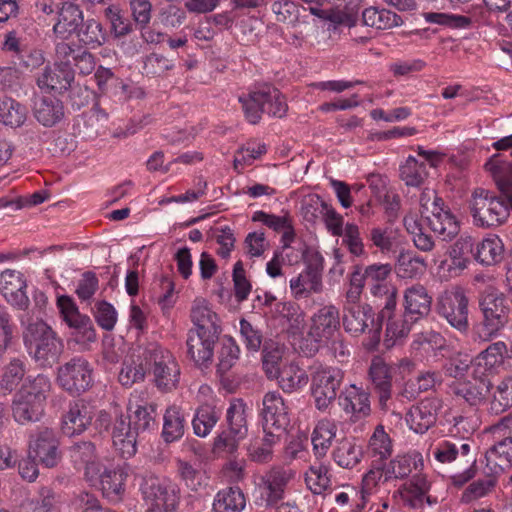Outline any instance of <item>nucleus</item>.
<instances>
[{
	"label": "nucleus",
	"instance_id": "nucleus-1",
	"mask_svg": "<svg viewBox=\"0 0 512 512\" xmlns=\"http://www.w3.org/2000/svg\"><path fill=\"white\" fill-rule=\"evenodd\" d=\"M50 390L51 381L48 376L38 374L35 377H27L13 396L11 403L13 419L20 425L40 421Z\"/></svg>",
	"mask_w": 512,
	"mask_h": 512
},
{
	"label": "nucleus",
	"instance_id": "nucleus-2",
	"mask_svg": "<svg viewBox=\"0 0 512 512\" xmlns=\"http://www.w3.org/2000/svg\"><path fill=\"white\" fill-rule=\"evenodd\" d=\"M24 344L41 367H52L64 352V342L41 319L31 320L23 332Z\"/></svg>",
	"mask_w": 512,
	"mask_h": 512
},
{
	"label": "nucleus",
	"instance_id": "nucleus-3",
	"mask_svg": "<svg viewBox=\"0 0 512 512\" xmlns=\"http://www.w3.org/2000/svg\"><path fill=\"white\" fill-rule=\"evenodd\" d=\"M482 320L472 328L474 341L486 342L495 336L509 321L510 300L498 291L487 292L480 300Z\"/></svg>",
	"mask_w": 512,
	"mask_h": 512
},
{
	"label": "nucleus",
	"instance_id": "nucleus-4",
	"mask_svg": "<svg viewBox=\"0 0 512 512\" xmlns=\"http://www.w3.org/2000/svg\"><path fill=\"white\" fill-rule=\"evenodd\" d=\"M145 365L150 367L155 386L164 392L177 388L180 366L173 354L157 343H149L142 353Z\"/></svg>",
	"mask_w": 512,
	"mask_h": 512
},
{
	"label": "nucleus",
	"instance_id": "nucleus-5",
	"mask_svg": "<svg viewBox=\"0 0 512 512\" xmlns=\"http://www.w3.org/2000/svg\"><path fill=\"white\" fill-rule=\"evenodd\" d=\"M245 118L251 124H257L263 113L274 117L285 116L288 105L283 94L276 88L265 85L239 97Z\"/></svg>",
	"mask_w": 512,
	"mask_h": 512
},
{
	"label": "nucleus",
	"instance_id": "nucleus-6",
	"mask_svg": "<svg viewBox=\"0 0 512 512\" xmlns=\"http://www.w3.org/2000/svg\"><path fill=\"white\" fill-rule=\"evenodd\" d=\"M145 512H175L180 500V489L167 478L147 475L140 484Z\"/></svg>",
	"mask_w": 512,
	"mask_h": 512
},
{
	"label": "nucleus",
	"instance_id": "nucleus-7",
	"mask_svg": "<svg viewBox=\"0 0 512 512\" xmlns=\"http://www.w3.org/2000/svg\"><path fill=\"white\" fill-rule=\"evenodd\" d=\"M508 202L484 188H476L469 201L470 211L477 226L491 227L503 223L509 217Z\"/></svg>",
	"mask_w": 512,
	"mask_h": 512
},
{
	"label": "nucleus",
	"instance_id": "nucleus-8",
	"mask_svg": "<svg viewBox=\"0 0 512 512\" xmlns=\"http://www.w3.org/2000/svg\"><path fill=\"white\" fill-rule=\"evenodd\" d=\"M344 372L337 367L319 366L311 375V396L315 407L326 411L336 400Z\"/></svg>",
	"mask_w": 512,
	"mask_h": 512
},
{
	"label": "nucleus",
	"instance_id": "nucleus-9",
	"mask_svg": "<svg viewBox=\"0 0 512 512\" xmlns=\"http://www.w3.org/2000/svg\"><path fill=\"white\" fill-rule=\"evenodd\" d=\"M227 428L215 438L214 448L234 452L248 434L246 406L241 400L231 402L226 412Z\"/></svg>",
	"mask_w": 512,
	"mask_h": 512
},
{
	"label": "nucleus",
	"instance_id": "nucleus-10",
	"mask_svg": "<svg viewBox=\"0 0 512 512\" xmlns=\"http://www.w3.org/2000/svg\"><path fill=\"white\" fill-rule=\"evenodd\" d=\"M436 311L458 332H468V298L462 288L445 290L437 299Z\"/></svg>",
	"mask_w": 512,
	"mask_h": 512
},
{
	"label": "nucleus",
	"instance_id": "nucleus-11",
	"mask_svg": "<svg viewBox=\"0 0 512 512\" xmlns=\"http://www.w3.org/2000/svg\"><path fill=\"white\" fill-rule=\"evenodd\" d=\"M294 478V472L281 466H274L260 475L255 481L259 500L265 507H275L283 500L288 483Z\"/></svg>",
	"mask_w": 512,
	"mask_h": 512
},
{
	"label": "nucleus",
	"instance_id": "nucleus-12",
	"mask_svg": "<svg viewBox=\"0 0 512 512\" xmlns=\"http://www.w3.org/2000/svg\"><path fill=\"white\" fill-rule=\"evenodd\" d=\"M92 368L83 357H74L58 367L57 382L71 394L85 392L92 385Z\"/></svg>",
	"mask_w": 512,
	"mask_h": 512
},
{
	"label": "nucleus",
	"instance_id": "nucleus-13",
	"mask_svg": "<svg viewBox=\"0 0 512 512\" xmlns=\"http://www.w3.org/2000/svg\"><path fill=\"white\" fill-rule=\"evenodd\" d=\"M509 416L503 417L492 428L494 434L504 438L496 442L487 452V466L494 474L503 473L512 467V432Z\"/></svg>",
	"mask_w": 512,
	"mask_h": 512
},
{
	"label": "nucleus",
	"instance_id": "nucleus-14",
	"mask_svg": "<svg viewBox=\"0 0 512 512\" xmlns=\"http://www.w3.org/2000/svg\"><path fill=\"white\" fill-rule=\"evenodd\" d=\"M29 454L45 467H55L61 459L56 432L48 427H38L30 435Z\"/></svg>",
	"mask_w": 512,
	"mask_h": 512
},
{
	"label": "nucleus",
	"instance_id": "nucleus-15",
	"mask_svg": "<svg viewBox=\"0 0 512 512\" xmlns=\"http://www.w3.org/2000/svg\"><path fill=\"white\" fill-rule=\"evenodd\" d=\"M343 327L346 332L358 336L366 330L372 333L376 342L380 339L381 323L374 319V312L370 305L343 306Z\"/></svg>",
	"mask_w": 512,
	"mask_h": 512
},
{
	"label": "nucleus",
	"instance_id": "nucleus-16",
	"mask_svg": "<svg viewBox=\"0 0 512 512\" xmlns=\"http://www.w3.org/2000/svg\"><path fill=\"white\" fill-rule=\"evenodd\" d=\"M261 411L263 431L267 429L281 432L289 423L288 408L281 394L276 391L267 392L263 397Z\"/></svg>",
	"mask_w": 512,
	"mask_h": 512
},
{
	"label": "nucleus",
	"instance_id": "nucleus-17",
	"mask_svg": "<svg viewBox=\"0 0 512 512\" xmlns=\"http://www.w3.org/2000/svg\"><path fill=\"white\" fill-rule=\"evenodd\" d=\"M93 412L82 400L72 401L61 416V431L68 437L82 434L91 425Z\"/></svg>",
	"mask_w": 512,
	"mask_h": 512
},
{
	"label": "nucleus",
	"instance_id": "nucleus-18",
	"mask_svg": "<svg viewBox=\"0 0 512 512\" xmlns=\"http://www.w3.org/2000/svg\"><path fill=\"white\" fill-rule=\"evenodd\" d=\"M441 408V399L426 398L409 409L406 414V422L415 433L423 434L435 424Z\"/></svg>",
	"mask_w": 512,
	"mask_h": 512
},
{
	"label": "nucleus",
	"instance_id": "nucleus-19",
	"mask_svg": "<svg viewBox=\"0 0 512 512\" xmlns=\"http://www.w3.org/2000/svg\"><path fill=\"white\" fill-rule=\"evenodd\" d=\"M220 333L189 330L186 340L187 354L196 365H207L213 359L214 345Z\"/></svg>",
	"mask_w": 512,
	"mask_h": 512
},
{
	"label": "nucleus",
	"instance_id": "nucleus-20",
	"mask_svg": "<svg viewBox=\"0 0 512 512\" xmlns=\"http://www.w3.org/2000/svg\"><path fill=\"white\" fill-rule=\"evenodd\" d=\"M485 172L492 179L498 190L512 201V160L500 153L491 155L484 163Z\"/></svg>",
	"mask_w": 512,
	"mask_h": 512
},
{
	"label": "nucleus",
	"instance_id": "nucleus-21",
	"mask_svg": "<svg viewBox=\"0 0 512 512\" xmlns=\"http://www.w3.org/2000/svg\"><path fill=\"white\" fill-rule=\"evenodd\" d=\"M403 299L407 323H416L430 313L432 297L423 285L416 283L407 287Z\"/></svg>",
	"mask_w": 512,
	"mask_h": 512
},
{
	"label": "nucleus",
	"instance_id": "nucleus-22",
	"mask_svg": "<svg viewBox=\"0 0 512 512\" xmlns=\"http://www.w3.org/2000/svg\"><path fill=\"white\" fill-rule=\"evenodd\" d=\"M26 281L19 271L6 269L0 274V292L8 303L25 310L29 306V298L24 289Z\"/></svg>",
	"mask_w": 512,
	"mask_h": 512
},
{
	"label": "nucleus",
	"instance_id": "nucleus-23",
	"mask_svg": "<svg viewBox=\"0 0 512 512\" xmlns=\"http://www.w3.org/2000/svg\"><path fill=\"white\" fill-rule=\"evenodd\" d=\"M311 320L309 336L316 342H322L340 333L339 311L333 305L320 308Z\"/></svg>",
	"mask_w": 512,
	"mask_h": 512
},
{
	"label": "nucleus",
	"instance_id": "nucleus-24",
	"mask_svg": "<svg viewBox=\"0 0 512 512\" xmlns=\"http://www.w3.org/2000/svg\"><path fill=\"white\" fill-rule=\"evenodd\" d=\"M139 434L127 417L120 415L115 419L111 432L112 442L123 458H130L136 454Z\"/></svg>",
	"mask_w": 512,
	"mask_h": 512
},
{
	"label": "nucleus",
	"instance_id": "nucleus-25",
	"mask_svg": "<svg viewBox=\"0 0 512 512\" xmlns=\"http://www.w3.org/2000/svg\"><path fill=\"white\" fill-rule=\"evenodd\" d=\"M426 218L431 230L445 241L451 240L459 232V224L455 216L444 208L443 200L439 197H434L431 215Z\"/></svg>",
	"mask_w": 512,
	"mask_h": 512
},
{
	"label": "nucleus",
	"instance_id": "nucleus-26",
	"mask_svg": "<svg viewBox=\"0 0 512 512\" xmlns=\"http://www.w3.org/2000/svg\"><path fill=\"white\" fill-rule=\"evenodd\" d=\"M97 476L95 478H87L93 484L99 483L103 494L117 501L124 492V483L127 477L125 469L119 465L104 467L101 464L97 467Z\"/></svg>",
	"mask_w": 512,
	"mask_h": 512
},
{
	"label": "nucleus",
	"instance_id": "nucleus-27",
	"mask_svg": "<svg viewBox=\"0 0 512 512\" xmlns=\"http://www.w3.org/2000/svg\"><path fill=\"white\" fill-rule=\"evenodd\" d=\"M430 487L425 475L416 474L402 486L403 498L414 509L423 510L426 506H434L438 499L429 494Z\"/></svg>",
	"mask_w": 512,
	"mask_h": 512
},
{
	"label": "nucleus",
	"instance_id": "nucleus-28",
	"mask_svg": "<svg viewBox=\"0 0 512 512\" xmlns=\"http://www.w3.org/2000/svg\"><path fill=\"white\" fill-rule=\"evenodd\" d=\"M83 22V13L80 8L71 3L63 2L57 13V20L53 25V34L56 40H68L78 31Z\"/></svg>",
	"mask_w": 512,
	"mask_h": 512
},
{
	"label": "nucleus",
	"instance_id": "nucleus-29",
	"mask_svg": "<svg viewBox=\"0 0 512 512\" xmlns=\"http://www.w3.org/2000/svg\"><path fill=\"white\" fill-rule=\"evenodd\" d=\"M74 80V71L71 67L46 66L37 76V86L45 92H62L67 90Z\"/></svg>",
	"mask_w": 512,
	"mask_h": 512
},
{
	"label": "nucleus",
	"instance_id": "nucleus-30",
	"mask_svg": "<svg viewBox=\"0 0 512 512\" xmlns=\"http://www.w3.org/2000/svg\"><path fill=\"white\" fill-rule=\"evenodd\" d=\"M368 375L374 390L378 393L379 404L382 409H385L388 400L391 398V369L381 357H374L371 361Z\"/></svg>",
	"mask_w": 512,
	"mask_h": 512
},
{
	"label": "nucleus",
	"instance_id": "nucleus-31",
	"mask_svg": "<svg viewBox=\"0 0 512 512\" xmlns=\"http://www.w3.org/2000/svg\"><path fill=\"white\" fill-rule=\"evenodd\" d=\"M338 402L347 414L356 418L366 417L371 411L369 393L355 384L344 388L338 397Z\"/></svg>",
	"mask_w": 512,
	"mask_h": 512
},
{
	"label": "nucleus",
	"instance_id": "nucleus-32",
	"mask_svg": "<svg viewBox=\"0 0 512 512\" xmlns=\"http://www.w3.org/2000/svg\"><path fill=\"white\" fill-rule=\"evenodd\" d=\"M289 286L295 299L308 298L312 294L322 292V275L316 267L308 265L290 280Z\"/></svg>",
	"mask_w": 512,
	"mask_h": 512
},
{
	"label": "nucleus",
	"instance_id": "nucleus-33",
	"mask_svg": "<svg viewBox=\"0 0 512 512\" xmlns=\"http://www.w3.org/2000/svg\"><path fill=\"white\" fill-rule=\"evenodd\" d=\"M69 457L74 465L85 470L86 478H95L100 465L96 447L91 441H77L69 447Z\"/></svg>",
	"mask_w": 512,
	"mask_h": 512
},
{
	"label": "nucleus",
	"instance_id": "nucleus-34",
	"mask_svg": "<svg viewBox=\"0 0 512 512\" xmlns=\"http://www.w3.org/2000/svg\"><path fill=\"white\" fill-rule=\"evenodd\" d=\"M386 479L401 480L407 478L413 471L423 468V457L417 451L399 454L389 462L384 463Z\"/></svg>",
	"mask_w": 512,
	"mask_h": 512
},
{
	"label": "nucleus",
	"instance_id": "nucleus-35",
	"mask_svg": "<svg viewBox=\"0 0 512 512\" xmlns=\"http://www.w3.org/2000/svg\"><path fill=\"white\" fill-rule=\"evenodd\" d=\"M264 435L255 437L247 448L248 457L258 464H267L273 460L274 447L280 443L282 433L267 429Z\"/></svg>",
	"mask_w": 512,
	"mask_h": 512
},
{
	"label": "nucleus",
	"instance_id": "nucleus-36",
	"mask_svg": "<svg viewBox=\"0 0 512 512\" xmlns=\"http://www.w3.org/2000/svg\"><path fill=\"white\" fill-rule=\"evenodd\" d=\"M491 383L482 376L472 380L457 381L452 385L454 395L464 399L469 405L480 404L490 390Z\"/></svg>",
	"mask_w": 512,
	"mask_h": 512
},
{
	"label": "nucleus",
	"instance_id": "nucleus-37",
	"mask_svg": "<svg viewBox=\"0 0 512 512\" xmlns=\"http://www.w3.org/2000/svg\"><path fill=\"white\" fill-rule=\"evenodd\" d=\"M33 113L43 126L52 127L63 119L64 105L55 97L43 96L35 101Z\"/></svg>",
	"mask_w": 512,
	"mask_h": 512
},
{
	"label": "nucleus",
	"instance_id": "nucleus-38",
	"mask_svg": "<svg viewBox=\"0 0 512 512\" xmlns=\"http://www.w3.org/2000/svg\"><path fill=\"white\" fill-rule=\"evenodd\" d=\"M191 321L194 330L220 333L218 315L212 310L210 303L204 298H196L191 306Z\"/></svg>",
	"mask_w": 512,
	"mask_h": 512
},
{
	"label": "nucleus",
	"instance_id": "nucleus-39",
	"mask_svg": "<svg viewBox=\"0 0 512 512\" xmlns=\"http://www.w3.org/2000/svg\"><path fill=\"white\" fill-rule=\"evenodd\" d=\"M363 457V450L354 438H343L336 442L332 451L334 462L341 468L352 469Z\"/></svg>",
	"mask_w": 512,
	"mask_h": 512
},
{
	"label": "nucleus",
	"instance_id": "nucleus-40",
	"mask_svg": "<svg viewBox=\"0 0 512 512\" xmlns=\"http://www.w3.org/2000/svg\"><path fill=\"white\" fill-rule=\"evenodd\" d=\"M246 507V497L243 491L235 487L219 490L214 496L212 512H242Z\"/></svg>",
	"mask_w": 512,
	"mask_h": 512
},
{
	"label": "nucleus",
	"instance_id": "nucleus-41",
	"mask_svg": "<svg viewBox=\"0 0 512 512\" xmlns=\"http://www.w3.org/2000/svg\"><path fill=\"white\" fill-rule=\"evenodd\" d=\"M186 427L184 413L179 406L170 405L163 416L162 437L166 443H172L183 437Z\"/></svg>",
	"mask_w": 512,
	"mask_h": 512
},
{
	"label": "nucleus",
	"instance_id": "nucleus-42",
	"mask_svg": "<svg viewBox=\"0 0 512 512\" xmlns=\"http://www.w3.org/2000/svg\"><path fill=\"white\" fill-rule=\"evenodd\" d=\"M427 264L424 258L409 250H402L396 259L395 273L401 279H413L422 275Z\"/></svg>",
	"mask_w": 512,
	"mask_h": 512
},
{
	"label": "nucleus",
	"instance_id": "nucleus-43",
	"mask_svg": "<svg viewBox=\"0 0 512 512\" xmlns=\"http://www.w3.org/2000/svg\"><path fill=\"white\" fill-rule=\"evenodd\" d=\"M362 21L366 26L386 30L402 24V19L396 13L378 7H368L362 12Z\"/></svg>",
	"mask_w": 512,
	"mask_h": 512
},
{
	"label": "nucleus",
	"instance_id": "nucleus-44",
	"mask_svg": "<svg viewBox=\"0 0 512 512\" xmlns=\"http://www.w3.org/2000/svg\"><path fill=\"white\" fill-rule=\"evenodd\" d=\"M176 469L177 475L190 490L198 491L207 485V477L199 463L177 459Z\"/></svg>",
	"mask_w": 512,
	"mask_h": 512
},
{
	"label": "nucleus",
	"instance_id": "nucleus-45",
	"mask_svg": "<svg viewBox=\"0 0 512 512\" xmlns=\"http://www.w3.org/2000/svg\"><path fill=\"white\" fill-rule=\"evenodd\" d=\"M221 417L220 411L210 404L198 407L192 419L193 432L198 437H206L210 434Z\"/></svg>",
	"mask_w": 512,
	"mask_h": 512
},
{
	"label": "nucleus",
	"instance_id": "nucleus-46",
	"mask_svg": "<svg viewBox=\"0 0 512 512\" xmlns=\"http://www.w3.org/2000/svg\"><path fill=\"white\" fill-rule=\"evenodd\" d=\"M28 110L25 105L11 97L0 102V123L11 128L21 127L27 120Z\"/></svg>",
	"mask_w": 512,
	"mask_h": 512
},
{
	"label": "nucleus",
	"instance_id": "nucleus-47",
	"mask_svg": "<svg viewBox=\"0 0 512 512\" xmlns=\"http://www.w3.org/2000/svg\"><path fill=\"white\" fill-rule=\"evenodd\" d=\"M399 230L391 224L375 226L369 230L368 240L382 253L390 252L399 243Z\"/></svg>",
	"mask_w": 512,
	"mask_h": 512
},
{
	"label": "nucleus",
	"instance_id": "nucleus-48",
	"mask_svg": "<svg viewBox=\"0 0 512 512\" xmlns=\"http://www.w3.org/2000/svg\"><path fill=\"white\" fill-rule=\"evenodd\" d=\"M337 433V425L329 419L320 420L312 433V444L317 456H324Z\"/></svg>",
	"mask_w": 512,
	"mask_h": 512
},
{
	"label": "nucleus",
	"instance_id": "nucleus-49",
	"mask_svg": "<svg viewBox=\"0 0 512 512\" xmlns=\"http://www.w3.org/2000/svg\"><path fill=\"white\" fill-rule=\"evenodd\" d=\"M442 383V376L437 371L420 372L414 379L406 382L404 394L408 398H416L420 393L433 389Z\"/></svg>",
	"mask_w": 512,
	"mask_h": 512
},
{
	"label": "nucleus",
	"instance_id": "nucleus-50",
	"mask_svg": "<svg viewBox=\"0 0 512 512\" xmlns=\"http://www.w3.org/2000/svg\"><path fill=\"white\" fill-rule=\"evenodd\" d=\"M274 379H278L280 387L285 392L296 391L308 382L306 372L297 364L290 363L279 370V374Z\"/></svg>",
	"mask_w": 512,
	"mask_h": 512
},
{
	"label": "nucleus",
	"instance_id": "nucleus-51",
	"mask_svg": "<svg viewBox=\"0 0 512 512\" xmlns=\"http://www.w3.org/2000/svg\"><path fill=\"white\" fill-rule=\"evenodd\" d=\"M503 252L504 247L501 239L494 236L482 240V242L477 245L474 257L483 265H492L502 260Z\"/></svg>",
	"mask_w": 512,
	"mask_h": 512
},
{
	"label": "nucleus",
	"instance_id": "nucleus-52",
	"mask_svg": "<svg viewBox=\"0 0 512 512\" xmlns=\"http://www.w3.org/2000/svg\"><path fill=\"white\" fill-rule=\"evenodd\" d=\"M305 482L313 494H322L331 485L329 468L324 463H313L305 473Z\"/></svg>",
	"mask_w": 512,
	"mask_h": 512
},
{
	"label": "nucleus",
	"instance_id": "nucleus-53",
	"mask_svg": "<svg viewBox=\"0 0 512 512\" xmlns=\"http://www.w3.org/2000/svg\"><path fill=\"white\" fill-rule=\"evenodd\" d=\"M474 242L470 236H461L450 248L449 256L451 265L449 270L456 269L459 271L464 270L470 260V255L473 253Z\"/></svg>",
	"mask_w": 512,
	"mask_h": 512
},
{
	"label": "nucleus",
	"instance_id": "nucleus-54",
	"mask_svg": "<svg viewBox=\"0 0 512 512\" xmlns=\"http://www.w3.org/2000/svg\"><path fill=\"white\" fill-rule=\"evenodd\" d=\"M428 176L425 162H419L413 156H409L400 167V177L407 186L418 187Z\"/></svg>",
	"mask_w": 512,
	"mask_h": 512
},
{
	"label": "nucleus",
	"instance_id": "nucleus-55",
	"mask_svg": "<svg viewBox=\"0 0 512 512\" xmlns=\"http://www.w3.org/2000/svg\"><path fill=\"white\" fill-rule=\"evenodd\" d=\"M142 355L137 360L133 358L125 359L119 372V382L125 387H131L137 382L144 380L146 367L144 366Z\"/></svg>",
	"mask_w": 512,
	"mask_h": 512
},
{
	"label": "nucleus",
	"instance_id": "nucleus-56",
	"mask_svg": "<svg viewBox=\"0 0 512 512\" xmlns=\"http://www.w3.org/2000/svg\"><path fill=\"white\" fill-rule=\"evenodd\" d=\"M470 449L471 447L468 443H461L458 446L456 443L443 440L432 448V454L438 462L447 464L456 460L458 455L467 456Z\"/></svg>",
	"mask_w": 512,
	"mask_h": 512
},
{
	"label": "nucleus",
	"instance_id": "nucleus-57",
	"mask_svg": "<svg viewBox=\"0 0 512 512\" xmlns=\"http://www.w3.org/2000/svg\"><path fill=\"white\" fill-rule=\"evenodd\" d=\"M393 451L392 441L382 425H378L368 443V452L379 460L387 459Z\"/></svg>",
	"mask_w": 512,
	"mask_h": 512
},
{
	"label": "nucleus",
	"instance_id": "nucleus-58",
	"mask_svg": "<svg viewBox=\"0 0 512 512\" xmlns=\"http://www.w3.org/2000/svg\"><path fill=\"white\" fill-rule=\"evenodd\" d=\"M25 375V365L20 359H13L4 367L0 379V391L3 394L10 393L19 384Z\"/></svg>",
	"mask_w": 512,
	"mask_h": 512
},
{
	"label": "nucleus",
	"instance_id": "nucleus-59",
	"mask_svg": "<svg viewBox=\"0 0 512 512\" xmlns=\"http://www.w3.org/2000/svg\"><path fill=\"white\" fill-rule=\"evenodd\" d=\"M283 356V347L272 341L265 342L262 351L263 369L268 378L274 379L279 374V364Z\"/></svg>",
	"mask_w": 512,
	"mask_h": 512
},
{
	"label": "nucleus",
	"instance_id": "nucleus-60",
	"mask_svg": "<svg viewBox=\"0 0 512 512\" xmlns=\"http://www.w3.org/2000/svg\"><path fill=\"white\" fill-rule=\"evenodd\" d=\"M103 15L110 23V28L115 37H123L132 32V23L124 17L118 5H108L103 10Z\"/></svg>",
	"mask_w": 512,
	"mask_h": 512
},
{
	"label": "nucleus",
	"instance_id": "nucleus-61",
	"mask_svg": "<svg viewBox=\"0 0 512 512\" xmlns=\"http://www.w3.org/2000/svg\"><path fill=\"white\" fill-rule=\"evenodd\" d=\"M157 411V404L154 402L138 405L133 412L132 426L138 430L139 433L150 431L157 426L155 417Z\"/></svg>",
	"mask_w": 512,
	"mask_h": 512
},
{
	"label": "nucleus",
	"instance_id": "nucleus-62",
	"mask_svg": "<svg viewBox=\"0 0 512 512\" xmlns=\"http://www.w3.org/2000/svg\"><path fill=\"white\" fill-rule=\"evenodd\" d=\"M507 352V346L504 342H495L482 351L475 358L473 364L479 368L484 367L485 369H491L503 362L504 356Z\"/></svg>",
	"mask_w": 512,
	"mask_h": 512
},
{
	"label": "nucleus",
	"instance_id": "nucleus-63",
	"mask_svg": "<svg viewBox=\"0 0 512 512\" xmlns=\"http://www.w3.org/2000/svg\"><path fill=\"white\" fill-rule=\"evenodd\" d=\"M78 36L81 42L91 48H97L106 41V34L102 25L94 19H88L84 23L83 28L78 32Z\"/></svg>",
	"mask_w": 512,
	"mask_h": 512
},
{
	"label": "nucleus",
	"instance_id": "nucleus-64",
	"mask_svg": "<svg viewBox=\"0 0 512 512\" xmlns=\"http://www.w3.org/2000/svg\"><path fill=\"white\" fill-rule=\"evenodd\" d=\"M56 504V495L49 487H41L37 496L30 499L25 506L27 512H50Z\"/></svg>",
	"mask_w": 512,
	"mask_h": 512
}]
</instances>
